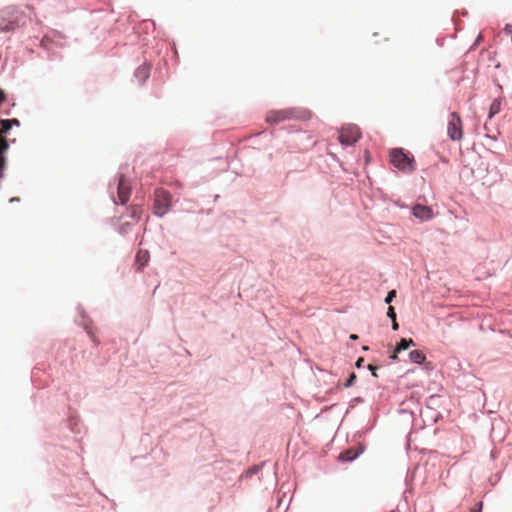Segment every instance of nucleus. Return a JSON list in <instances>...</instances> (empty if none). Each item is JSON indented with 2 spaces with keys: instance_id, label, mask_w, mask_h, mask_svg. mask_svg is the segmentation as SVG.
Listing matches in <instances>:
<instances>
[{
  "instance_id": "obj_2",
  "label": "nucleus",
  "mask_w": 512,
  "mask_h": 512,
  "mask_svg": "<svg viewBox=\"0 0 512 512\" xmlns=\"http://www.w3.org/2000/svg\"><path fill=\"white\" fill-rule=\"evenodd\" d=\"M391 163L401 171L411 172L414 170L413 159L401 149H393L390 153Z\"/></svg>"
},
{
  "instance_id": "obj_15",
  "label": "nucleus",
  "mask_w": 512,
  "mask_h": 512,
  "mask_svg": "<svg viewBox=\"0 0 512 512\" xmlns=\"http://www.w3.org/2000/svg\"><path fill=\"white\" fill-rule=\"evenodd\" d=\"M142 213V209L138 205H134L130 207V216L133 218L134 222H138L140 220V216Z\"/></svg>"
},
{
  "instance_id": "obj_20",
  "label": "nucleus",
  "mask_w": 512,
  "mask_h": 512,
  "mask_svg": "<svg viewBox=\"0 0 512 512\" xmlns=\"http://www.w3.org/2000/svg\"><path fill=\"white\" fill-rule=\"evenodd\" d=\"M483 504L482 502H478L470 509V512H481L482 511Z\"/></svg>"
},
{
  "instance_id": "obj_11",
  "label": "nucleus",
  "mask_w": 512,
  "mask_h": 512,
  "mask_svg": "<svg viewBox=\"0 0 512 512\" xmlns=\"http://www.w3.org/2000/svg\"><path fill=\"white\" fill-rule=\"evenodd\" d=\"M409 359L413 363L421 364L426 360V356L420 350H413L409 353Z\"/></svg>"
},
{
  "instance_id": "obj_10",
  "label": "nucleus",
  "mask_w": 512,
  "mask_h": 512,
  "mask_svg": "<svg viewBox=\"0 0 512 512\" xmlns=\"http://www.w3.org/2000/svg\"><path fill=\"white\" fill-rule=\"evenodd\" d=\"M150 69H151V66L148 64H143V65L139 66L135 71V77L141 83L145 82L150 75Z\"/></svg>"
},
{
  "instance_id": "obj_6",
  "label": "nucleus",
  "mask_w": 512,
  "mask_h": 512,
  "mask_svg": "<svg viewBox=\"0 0 512 512\" xmlns=\"http://www.w3.org/2000/svg\"><path fill=\"white\" fill-rule=\"evenodd\" d=\"M117 194L121 204L127 203L131 195V186L123 175L119 178Z\"/></svg>"
},
{
  "instance_id": "obj_16",
  "label": "nucleus",
  "mask_w": 512,
  "mask_h": 512,
  "mask_svg": "<svg viewBox=\"0 0 512 512\" xmlns=\"http://www.w3.org/2000/svg\"><path fill=\"white\" fill-rule=\"evenodd\" d=\"M11 28V24H7L3 19H0V32L7 31Z\"/></svg>"
},
{
  "instance_id": "obj_26",
  "label": "nucleus",
  "mask_w": 512,
  "mask_h": 512,
  "mask_svg": "<svg viewBox=\"0 0 512 512\" xmlns=\"http://www.w3.org/2000/svg\"><path fill=\"white\" fill-rule=\"evenodd\" d=\"M350 339L352 340H357L358 339V336L356 334H351L350 335Z\"/></svg>"
},
{
  "instance_id": "obj_12",
  "label": "nucleus",
  "mask_w": 512,
  "mask_h": 512,
  "mask_svg": "<svg viewBox=\"0 0 512 512\" xmlns=\"http://www.w3.org/2000/svg\"><path fill=\"white\" fill-rule=\"evenodd\" d=\"M410 346H415L413 339L402 338L395 348V352H401L408 349Z\"/></svg>"
},
{
  "instance_id": "obj_18",
  "label": "nucleus",
  "mask_w": 512,
  "mask_h": 512,
  "mask_svg": "<svg viewBox=\"0 0 512 512\" xmlns=\"http://www.w3.org/2000/svg\"><path fill=\"white\" fill-rule=\"evenodd\" d=\"M129 230H130V224L129 223H124L119 228V232L121 234H126V233L129 232Z\"/></svg>"
},
{
  "instance_id": "obj_21",
  "label": "nucleus",
  "mask_w": 512,
  "mask_h": 512,
  "mask_svg": "<svg viewBox=\"0 0 512 512\" xmlns=\"http://www.w3.org/2000/svg\"><path fill=\"white\" fill-rule=\"evenodd\" d=\"M387 316L391 319H396V313L392 306L388 307Z\"/></svg>"
},
{
  "instance_id": "obj_23",
  "label": "nucleus",
  "mask_w": 512,
  "mask_h": 512,
  "mask_svg": "<svg viewBox=\"0 0 512 512\" xmlns=\"http://www.w3.org/2000/svg\"><path fill=\"white\" fill-rule=\"evenodd\" d=\"M391 320H392V329L393 330H398L399 325H398L396 319H391Z\"/></svg>"
},
{
  "instance_id": "obj_1",
  "label": "nucleus",
  "mask_w": 512,
  "mask_h": 512,
  "mask_svg": "<svg viewBox=\"0 0 512 512\" xmlns=\"http://www.w3.org/2000/svg\"><path fill=\"white\" fill-rule=\"evenodd\" d=\"M154 196V213L157 216L162 217L170 210L172 204V196L170 192L163 188L156 189Z\"/></svg>"
},
{
  "instance_id": "obj_27",
  "label": "nucleus",
  "mask_w": 512,
  "mask_h": 512,
  "mask_svg": "<svg viewBox=\"0 0 512 512\" xmlns=\"http://www.w3.org/2000/svg\"><path fill=\"white\" fill-rule=\"evenodd\" d=\"M3 100L2 92L0 91V102Z\"/></svg>"
},
{
  "instance_id": "obj_9",
  "label": "nucleus",
  "mask_w": 512,
  "mask_h": 512,
  "mask_svg": "<svg viewBox=\"0 0 512 512\" xmlns=\"http://www.w3.org/2000/svg\"><path fill=\"white\" fill-rule=\"evenodd\" d=\"M362 451L363 449L361 447H352L340 453L338 458L343 462H350L354 460Z\"/></svg>"
},
{
  "instance_id": "obj_14",
  "label": "nucleus",
  "mask_w": 512,
  "mask_h": 512,
  "mask_svg": "<svg viewBox=\"0 0 512 512\" xmlns=\"http://www.w3.org/2000/svg\"><path fill=\"white\" fill-rule=\"evenodd\" d=\"M12 124H16V125H19V121L17 119H6V120H2L1 121V125H2V133H7L11 127H12Z\"/></svg>"
},
{
  "instance_id": "obj_4",
  "label": "nucleus",
  "mask_w": 512,
  "mask_h": 512,
  "mask_svg": "<svg viewBox=\"0 0 512 512\" xmlns=\"http://www.w3.org/2000/svg\"><path fill=\"white\" fill-rule=\"evenodd\" d=\"M298 118H300V115L295 109L271 110L266 115V122L270 124H278Z\"/></svg>"
},
{
  "instance_id": "obj_24",
  "label": "nucleus",
  "mask_w": 512,
  "mask_h": 512,
  "mask_svg": "<svg viewBox=\"0 0 512 512\" xmlns=\"http://www.w3.org/2000/svg\"><path fill=\"white\" fill-rule=\"evenodd\" d=\"M363 362H364V359H363V358H359V359L357 360V362H356V366H357V367H361V366H362V364H363Z\"/></svg>"
},
{
  "instance_id": "obj_17",
  "label": "nucleus",
  "mask_w": 512,
  "mask_h": 512,
  "mask_svg": "<svg viewBox=\"0 0 512 512\" xmlns=\"http://www.w3.org/2000/svg\"><path fill=\"white\" fill-rule=\"evenodd\" d=\"M396 297V291L395 290H391L390 292H388L387 296H386V299H385V302L386 303H391L392 300Z\"/></svg>"
},
{
  "instance_id": "obj_22",
  "label": "nucleus",
  "mask_w": 512,
  "mask_h": 512,
  "mask_svg": "<svg viewBox=\"0 0 512 512\" xmlns=\"http://www.w3.org/2000/svg\"><path fill=\"white\" fill-rule=\"evenodd\" d=\"M368 369L372 372V375H373L374 377H377V376H378V375H377V373H376L377 368H376L375 366H373V365L369 364V365H368Z\"/></svg>"
},
{
  "instance_id": "obj_19",
  "label": "nucleus",
  "mask_w": 512,
  "mask_h": 512,
  "mask_svg": "<svg viewBox=\"0 0 512 512\" xmlns=\"http://www.w3.org/2000/svg\"><path fill=\"white\" fill-rule=\"evenodd\" d=\"M355 380H356V375H355V373H352V374L349 376V378L347 379V381H346V383H345V386H346V387H350V386H352V385L354 384Z\"/></svg>"
},
{
  "instance_id": "obj_7",
  "label": "nucleus",
  "mask_w": 512,
  "mask_h": 512,
  "mask_svg": "<svg viewBox=\"0 0 512 512\" xmlns=\"http://www.w3.org/2000/svg\"><path fill=\"white\" fill-rule=\"evenodd\" d=\"M412 214L416 218H418V219H420L422 221L430 220L434 216V213H433V210H432L431 207L425 206V205H421V204H416V205L413 206Z\"/></svg>"
},
{
  "instance_id": "obj_8",
  "label": "nucleus",
  "mask_w": 512,
  "mask_h": 512,
  "mask_svg": "<svg viewBox=\"0 0 512 512\" xmlns=\"http://www.w3.org/2000/svg\"><path fill=\"white\" fill-rule=\"evenodd\" d=\"M150 254L147 250H139L135 257V267L141 271L149 262Z\"/></svg>"
},
{
  "instance_id": "obj_5",
  "label": "nucleus",
  "mask_w": 512,
  "mask_h": 512,
  "mask_svg": "<svg viewBox=\"0 0 512 512\" xmlns=\"http://www.w3.org/2000/svg\"><path fill=\"white\" fill-rule=\"evenodd\" d=\"M447 134L452 141H460L463 138L462 120L456 112L449 115Z\"/></svg>"
},
{
  "instance_id": "obj_25",
  "label": "nucleus",
  "mask_w": 512,
  "mask_h": 512,
  "mask_svg": "<svg viewBox=\"0 0 512 512\" xmlns=\"http://www.w3.org/2000/svg\"><path fill=\"white\" fill-rule=\"evenodd\" d=\"M398 353H399V352H395V351H394V352H393V354L390 356V358H391L392 360H396V359H397V354H398Z\"/></svg>"
},
{
  "instance_id": "obj_13",
  "label": "nucleus",
  "mask_w": 512,
  "mask_h": 512,
  "mask_svg": "<svg viewBox=\"0 0 512 512\" xmlns=\"http://www.w3.org/2000/svg\"><path fill=\"white\" fill-rule=\"evenodd\" d=\"M502 100L501 98H496L493 100L489 110V118H492L494 115L498 114L501 110Z\"/></svg>"
},
{
  "instance_id": "obj_3",
  "label": "nucleus",
  "mask_w": 512,
  "mask_h": 512,
  "mask_svg": "<svg viewBox=\"0 0 512 512\" xmlns=\"http://www.w3.org/2000/svg\"><path fill=\"white\" fill-rule=\"evenodd\" d=\"M361 137V132L355 124H347L339 131V142L344 146L354 145Z\"/></svg>"
},
{
  "instance_id": "obj_28",
  "label": "nucleus",
  "mask_w": 512,
  "mask_h": 512,
  "mask_svg": "<svg viewBox=\"0 0 512 512\" xmlns=\"http://www.w3.org/2000/svg\"><path fill=\"white\" fill-rule=\"evenodd\" d=\"M389 512H398V511H396V510H391V511H389Z\"/></svg>"
}]
</instances>
